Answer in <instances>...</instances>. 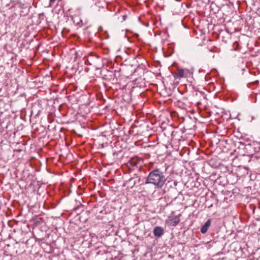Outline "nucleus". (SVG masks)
<instances>
[{"instance_id": "1", "label": "nucleus", "mask_w": 260, "mask_h": 260, "mask_svg": "<svg viewBox=\"0 0 260 260\" xmlns=\"http://www.w3.org/2000/svg\"><path fill=\"white\" fill-rule=\"evenodd\" d=\"M166 181V178L163 173L159 169H156L149 173L146 183L152 184L157 187L161 188Z\"/></svg>"}, {"instance_id": "2", "label": "nucleus", "mask_w": 260, "mask_h": 260, "mask_svg": "<svg viewBox=\"0 0 260 260\" xmlns=\"http://www.w3.org/2000/svg\"><path fill=\"white\" fill-rule=\"evenodd\" d=\"M142 159L138 157H133L128 161V165L134 169L135 167H140Z\"/></svg>"}, {"instance_id": "3", "label": "nucleus", "mask_w": 260, "mask_h": 260, "mask_svg": "<svg viewBox=\"0 0 260 260\" xmlns=\"http://www.w3.org/2000/svg\"><path fill=\"white\" fill-rule=\"evenodd\" d=\"M180 222V215L173 217H169L166 220L168 225L175 226Z\"/></svg>"}, {"instance_id": "4", "label": "nucleus", "mask_w": 260, "mask_h": 260, "mask_svg": "<svg viewBox=\"0 0 260 260\" xmlns=\"http://www.w3.org/2000/svg\"><path fill=\"white\" fill-rule=\"evenodd\" d=\"M163 234L164 230L161 227L157 226L154 228L153 230V234L155 236L159 237L162 235Z\"/></svg>"}, {"instance_id": "5", "label": "nucleus", "mask_w": 260, "mask_h": 260, "mask_svg": "<svg viewBox=\"0 0 260 260\" xmlns=\"http://www.w3.org/2000/svg\"><path fill=\"white\" fill-rule=\"evenodd\" d=\"M211 220L210 219H208L206 222L202 226L201 229V232L203 234H205L206 233L209 226L211 225Z\"/></svg>"}, {"instance_id": "6", "label": "nucleus", "mask_w": 260, "mask_h": 260, "mask_svg": "<svg viewBox=\"0 0 260 260\" xmlns=\"http://www.w3.org/2000/svg\"><path fill=\"white\" fill-rule=\"evenodd\" d=\"M184 75V70L182 69L179 70L177 73H176L174 75V77L175 79H180L183 77Z\"/></svg>"}, {"instance_id": "7", "label": "nucleus", "mask_w": 260, "mask_h": 260, "mask_svg": "<svg viewBox=\"0 0 260 260\" xmlns=\"http://www.w3.org/2000/svg\"><path fill=\"white\" fill-rule=\"evenodd\" d=\"M56 0H50V5H52Z\"/></svg>"}]
</instances>
